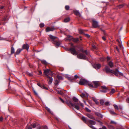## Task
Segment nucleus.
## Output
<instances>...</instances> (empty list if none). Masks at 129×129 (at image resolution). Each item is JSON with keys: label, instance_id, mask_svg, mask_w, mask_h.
Wrapping results in <instances>:
<instances>
[{"label": "nucleus", "instance_id": "1", "mask_svg": "<svg viewBox=\"0 0 129 129\" xmlns=\"http://www.w3.org/2000/svg\"><path fill=\"white\" fill-rule=\"evenodd\" d=\"M73 102L69 100H66V103L69 106H71L74 107L75 109L77 110L80 109V107L81 106V103L75 97L72 98Z\"/></svg>", "mask_w": 129, "mask_h": 129}, {"label": "nucleus", "instance_id": "2", "mask_svg": "<svg viewBox=\"0 0 129 129\" xmlns=\"http://www.w3.org/2000/svg\"><path fill=\"white\" fill-rule=\"evenodd\" d=\"M105 70L107 73H110L114 74L116 76H118L119 74L121 76H123V74L121 73L119 71L116 69L115 71L111 70L109 67L106 66L105 67V69L104 70Z\"/></svg>", "mask_w": 129, "mask_h": 129}, {"label": "nucleus", "instance_id": "3", "mask_svg": "<svg viewBox=\"0 0 129 129\" xmlns=\"http://www.w3.org/2000/svg\"><path fill=\"white\" fill-rule=\"evenodd\" d=\"M44 74L47 76L48 78V80L49 81V83L51 84L52 81V78L51 77H49L48 75H50L51 76L53 75L52 73L50 70L47 69L44 70Z\"/></svg>", "mask_w": 129, "mask_h": 129}, {"label": "nucleus", "instance_id": "4", "mask_svg": "<svg viewBox=\"0 0 129 129\" xmlns=\"http://www.w3.org/2000/svg\"><path fill=\"white\" fill-rule=\"evenodd\" d=\"M68 50L73 54L74 55H77V57L81 58L80 51L81 49L79 48V50L78 51L75 50L74 48H71L68 49Z\"/></svg>", "mask_w": 129, "mask_h": 129}, {"label": "nucleus", "instance_id": "5", "mask_svg": "<svg viewBox=\"0 0 129 129\" xmlns=\"http://www.w3.org/2000/svg\"><path fill=\"white\" fill-rule=\"evenodd\" d=\"M88 53L86 51H84L83 49L81 48V59H84L86 60L87 59L86 55H87Z\"/></svg>", "mask_w": 129, "mask_h": 129}, {"label": "nucleus", "instance_id": "6", "mask_svg": "<svg viewBox=\"0 0 129 129\" xmlns=\"http://www.w3.org/2000/svg\"><path fill=\"white\" fill-rule=\"evenodd\" d=\"M88 85L89 86L93 87V86L92 83L88 82V81L84 79L81 78V85Z\"/></svg>", "mask_w": 129, "mask_h": 129}, {"label": "nucleus", "instance_id": "7", "mask_svg": "<svg viewBox=\"0 0 129 129\" xmlns=\"http://www.w3.org/2000/svg\"><path fill=\"white\" fill-rule=\"evenodd\" d=\"M65 77L68 79L69 81L71 82H74L76 81V79L79 78V76L77 75H75L74 76V78H72L70 77L69 76L67 75H66Z\"/></svg>", "mask_w": 129, "mask_h": 129}, {"label": "nucleus", "instance_id": "8", "mask_svg": "<svg viewBox=\"0 0 129 129\" xmlns=\"http://www.w3.org/2000/svg\"><path fill=\"white\" fill-rule=\"evenodd\" d=\"M92 83L93 84V85L92 84L93 86V88H96L100 85L99 82L98 81H93Z\"/></svg>", "mask_w": 129, "mask_h": 129}, {"label": "nucleus", "instance_id": "9", "mask_svg": "<svg viewBox=\"0 0 129 129\" xmlns=\"http://www.w3.org/2000/svg\"><path fill=\"white\" fill-rule=\"evenodd\" d=\"M93 67L96 70H98L100 68L101 65L99 63L95 64L93 66Z\"/></svg>", "mask_w": 129, "mask_h": 129}, {"label": "nucleus", "instance_id": "10", "mask_svg": "<svg viewBox=\"0 0 129 129\" xmlns=\"http://www.w3.org/2000/svg\"><path fill=\"white\" fill-rule=\"evenodd\" d=\"M55 29L53 27H48L46 29V32H48L50 31H53Z\"/></svg>", "mask_w": 129, "mask_h": 129}, {"label": "nucleus", "instance_id": "11", "mask_svg": "<svg viewBox=\"0 0 129 129\" xmlns=\"http://www.w3.org/2000/svg\"><path fill=\"white\" fill-rule=\"evenodd\" d=\"M92 26L94 28H96L98 27V22L94 20L93 21L92 23Z\"/></svg>", "mask_w": 129, "mask_h": 129}, {"label": "nucleus", "instance_id": "12", "mask_svg": "<svg viewBox=\"0 0 129 129\" xmlns=\"http://www.w3.org/2000/svg\"><path fill=\"white\" fill-rule=\"evenodd\" d=\"M88 95V94L86 93L81 94V97L86 99H87Z\"/></svg>", "mask_w": 129, "mask_h": 129}, {"label": "nucleus", "instance_id": "13", "mask_svg": "<svg viewBox=\"0 0 129 129\" xmlns=\"http://www.w3.org/2000/svg\"><path fill=\"white\" fill-rule=\"evenodd\" d=\"M88 125H94L95 124V121L92 120H89L88 121Z\"/></svg>", "mask_w": 129, "mask_h": 129}, {"label": "nucleus", "instance_id": "14", "mask_svg": "<svg viewBox=\"0 0 129 129\" xmlns=\"http://www.w3.org/2000/svg\"><path fill=\"white\" fill-rule=\"evenodd\" d=\"M29 48V45L27 44H25L24 45L22 46V48L23 49H26L27 50H28Z\"/></svg>", "mask_w": 129, "mask_h": 129}, {"label": "nucleus", "instance_id": "15", "mask_svg": "<svg viewBox=\"0 0 129 129\" xmlns=\"http://www.w3.org/2000/svg\"><path fill=\"white\" fill-rule=\"evenodd\" d=\"M71 39H72V41L74 42H77L78 41V39L77 38H73L72 37H69Z\"/></svg>", "mask_w": 129, "mask_h": 129}, {"label": "nucleus", "instance_id": "16", "mask_svg": "<svg viewBox=\"0 0 129 129\" xmlns=\"http://www.w3.org/2000/svg\"><path fill=\"white\" fill-rule=\"evenodd\" d=\"M116 91L115 89H109L108 93H109L110 94H112L115 92Z\"/></svg>", "mask_w": 129, "mask_h": 129}, {"label": "nucleus", "instance_id": "17", "mask_svg": "<svg viewBox=\"0 0 129 129\" xmlns=\"http://www.w3.org/2000/svg\"><path fill=\"white\" fill-rule=\"evenodd\" d=\"M109 89H101L100 91L102 93H106L108 92Z\"/></svg>", "mask_w": 129, "mask_h": 129}, {"label": "nucleus", "instance_id": "18", "mask_svg": "<svg viewBox=\"0 0 129 129\" xmlns=\"http://www.w3.org/2000/svg\"><path fill=\"white\" fill-rule=\"evenodd\" d=\"M92 99L95 103L96 104L98 105L99 104V102L97 100L94 98H92Z\"/></svg>", "mask_w": 129, "mask_h": 129}, {"label": "nucleus", "instance_id": "19", "mask_svg": "<svg viewBox=\"0 0 129 129\" xmlns=\"http://www.w3.org/2000/svg\"><path fill=\"white\" fill-rule=\"evenodd\" d=\"M74 14L76 16H78L80 15V13L77 11L75 10L74 11Z\"/></svg>", "mask_w": 129, "mask_h": 129}, {"label": "nucleus", "instance_id": "20", "mask_svg": "<svg viewBox=\"0 0 129 129\" xmlns=\"http://www.w3.org/2000/svg\"><path fill=\"white\" fill-rule=\"evenodd\" d=\"M108 65L111 68H112L113 66V62L111 61L109 62H108Z\"/></svg>", "mask_w": 129, "mask_h": 129}, {"label": "nucleus", "instance_id": "21", "mask_svg": "<svg viewBox=\"0 0 129 129\" xmlns=\"http://www.w3.org/2000/svg\"><path fill=\"white\" fill-rule=\"evenodd\" d=\"M33 90L35 95L36 96H38V93L37 91L35 89H33Z\"/></svg>", "mask_w": 129, "mask_h": 129}, {"label": "nucleus", "instance_id": "22", "mask_svg": "<svg viewBox=\"0 0 129 129\" xmlns=\"http://www.w3.org/2000/svg\"><path fill=\"white\" fill-rule=\"evenodd\" d=\"M37 85L38 86H40L43 89H47V88H46L44 85H41L40 83H38L37 84Z\"/></svg>", "mask_w": 129, "mask_h": 129}, {"label": "nucleus", "instance_id": "23", "mask_svg": "<svg viewBox=\"0 0 129 129\" xmlns=\"http://www.w3.org/2000/svg\"><path fill=\"white\" fill-rule=\"evenodd\" d=\"M87 115L89 118L92 119H94V117L91 115L90 114H87Z\"/></svg>", "mask_w": 129, "mask_h": 129}, {"label": "nucleus", "instance_id": "24", "mask_svg": "<svg viewBox=\"0 0 129 129\" xmlns=\"http://www.w3.org/2000/svg\"><path fill=\"white\" fill-rule=\"evenodd\" d=\"M49 36L50 38H51L52 40L53 41L55 39L57 38L56 37H54V36H52L51 35H49Z\"/></svg>", "mask_w": 129, "mask_h": 129}, {"label": "nucleus", "instance_id": "25", "mask_svg": "<svg viewBox=\"0 0 129 129\" xmlns=\"http://www.w3.org/2000/svg\"><path fill=\"white\" fill-rule=\"evenodd\" d=\"M55 91H57V92L59 94H63V93L61 91H59L57 89H54Z\"/></svg>", "mask_w": 129, "mask_h": 129}, {"label": "nucleus", "instance_id": "26", "mask_svg": "<svg viewBox=\"0 0 129 129\" xmlns=\"http://www.w3.org/2000/svg\"><path fill=\"white\" fill-rule=\"evenodd\" d=\"M22 49H17V51H16L15 54H19L22 51Z\"/></svg>", "mask_w": 129, "mask_h": 129}, {"label": "nucleus", "instance_id": "27", "mask_svg": "<svg viewBox=\"0 0 129 129\" xmlns=\"http://www.w3.org/2000/svg\"><path fill=\"white\" fill-rule=\"evenodd\" d=\"M47 110L50 114H53V112L50 110V109L48 107H47L46 108Z\"/></svg>", "mask_w": 129, "mask_h": 129}, {"label": "nucleus", "instance_id": "28", "mask_svg": "<svg viewBox=\"0 0 129 129\" xmlns=\"http://www.w3.org/2000/svg\"><path fill=\"white\" fill-rule=\"evenodd\" d=\"M54 44L56 46L58 47L60 45V43L59 42L56 41L55 42Z\"/></svg>", "mask_w": 129, "mask_h": 129}, {"label": "nucleus", "instance_id": "29", "mask_svg": "<svg viewBox=\"0 0 129 129\" xmlns=\"http://www.w3.org/2000/svg\"><path fill=\"white\" fill-rule=\"evenodd\" d=\"M82 120L85 123H87V121L86 118L84 117H83L82 118Z\"/></svg>", "mask_w": 129, "mask_h": 129}, {"label": "nucleus", "instance_id": "30", "mask_svg": "<svg viewBox=\"0 0 129 129\" xmlns=\"http://www.w3.org/2000/svg\"><path fill=\"white\" fill-rule=\"evenodd\" d=\"M70 20V18L69 17L66 18L64 20V22H68Z\"/></svg>", "mask_w": 129, "mask_h": 129}, {"label": "nucleus", "instance_id": "31", "mask_svg": "<svg viewBox=\"0 0 129 129\" xmlns=\"http://www.w3.org/2000/svg\"><path fill=\"white\" fill-rule=\"evenodd\" d=\"M41 62L42 63L45 65H47V63L45 60H42Z\"/></svg>", "mask_w": 129, "mask_h": 129}, {"label": "nucleus", "instance_id": "32", "mask_svg": "<svg viewBox=\"0 0 129 129\" xmlns=\"http://www.w3.org/2000/svg\"><path fill=\"white\" fill-rule=\"evenodd\" d=\"M15 51L14 48L13 47H12L11 48V53L12 54L14 53Z\"/></svg>", "mask_w": 129, "mask_h": 129}, {"label": "nucleus", "instance_id": "33", "mask_svg": "<svg viewBox=\"0 0 129 129\" xmlns=\"http://www.w3.org/2000/svg\"><path fill=\"white\" fill-rule=\"evenodd\" d=\"M104 35L105 36L103 37H102V39L104 40V41H105L106 40V34L105 33L104 31Z\"/></svg>", "mask_w": 129, "mask_h": 129}, {"label": "nucleus", "instance_id": "34", "mask_svg": "<svg viewBox=\"0 0 129 129\" xmlns=\"http://www.w3.org/2000/svg\"><path fill=\"white\" fill-rule=\"evenodd\" d=\"M109 112L112 115L115 114V113L112 110H109Z\"/></svg>", "mask_w": 129, "mask_h": 129}, {"label": "nucleus", "instance_id": "35", "mask_svg": "<svg viewBox=\"0 0 129 129\" xmlns=\"http://www.w3.org/2000/svg\"><path fill=\"white\" fill-rule=\"evenodd\" d=\"M12 89H6V91L8 93H11L12 91Z\"/></svg>", "mask_w": 129, "mask_h": 129}, {"label": "nucleus", "instance_id": "36", "mask_svg": "<svg viewBox=\"0 0 129 129\" xmlns=\"http://www.w3.org/2000/svg\"><path fill=\"white\" fill-rule=\"evenodd\" d=\"M113 106H114V108L115 109H117L118 110H119L118 107L117 105H113Z\"/></svg>", "mask_w": 129, "mask_h": 129}, {"label": "nucleus", "instance_id": "37", "mask_svg": "<svg viewBox=\"0 0 129 129\" xmlns=\"http://www.w3.org/2000/svg\"><path fill=\"white\" fill-rule=\"evenodd\" d=\"M118 41L119 42V46L120 49H122V46L120 43L119 42V40H118Z\"/></svg>", "mask_w": 129, "mask_h": 129}, {"label": "nucleus", "instance_id": "38", "mask_svg": "<svg viewBox=\"0 0 129 129\" xmlns=\"http://www.w3.org/2000/svg\"><path fill=\"white\" fill-rule=\"evenodd\" d=\"M105 104L106 106H109L110 105V103L108 102H106L105 103Z\"/></svg>", "mask_w": 129, "mask_h": 129}, {"label": "nucleus", "instance_id": "39", "mask_svg": "<svg viewBox=\"0 0 129 129\" xmlns=\"http://www.w3.org/2000/svg\"><path fill=\"white\" fill-rule=\"evenodd\" d=\"M104 101L103 100H100V104L102 105H103L104 104Z\"/></svg>", "mask_w": 129, "mask_h": 129}, {"label": "nucleus", "instance_id": "40", "mask_svg": "<svg viewBox=\"0 0 129 129\" xmlns=\"http://www.w3.org/2000/svg\"><path fill=\"white\" fill-rule=\"evenodd\" d=\"M59 82L58 80H55V85H57L58 84Z\"/></svg>", "mask_w": 129, "mask_h": 129}, {"label": "nucleus", "instance_id": "41", "mask_svg": "<svg viewBox=\"0 0 129 129\" xmlns=\"http://www.w3.org/2000/svg\"><path fill=\"white\" fill-rule=\"evenodd\" d=\"M69 6H66L65 7V8L66 10H68L69 9Z\"/></svg>", "mask_w": 129, "mask_h": 129}, {"label": "nucleus", "instance_id": "42", "mask_svg": "<svg viewBox=\"0 0 129 129\" xmlns=\"http://www.w3.org/2000/svg\"><path fill=\"white\" fill-rule=\"evenodd\" d=\"M57 78L59 80H61L62 79V77L60 76H57Z\"/></svg>", "mask_w": 129, "mask_h": 129}, {"label": "nucleus", "instance_id": "43", "mask_svg": "<svg viewBox=\"0 0 129 129\" xmlns=\"http://www.w3.org/2000/svg\"><path fill=\"white\" fill-rule=\"evenodd\" d=\"M44 25V24L43 23H41L40 24V26L41 27H43Z\"/></svg>", "mask_w": 129, "mask_h": 129}, {"label": "nucleus", "instance_id": "44", "mask_svg": "<svg viewBox=\"0 0 129 129\" xmlns=\"http://www.w3.org/2000/svg\"><path fill=\"white\" fill-rule=\"evenodd\" d=\"M109 127L110 129H114V127L113 126L111 125H109Z\"/></svg>", "mask_w": 129, "mask_h": 129}, {"label": "nucleus", "instance_id": "45", "mask_svg": "<svg viewBox=\"0 0 129 129\" xmlns=\"http://www.w3.org/2000/svg\"><path fill=\"white\" fill-rule=\"evenodd\" d=\"M32 126H31V125L30 126H28V127H26V128H27V129H32Z\"/></svg>", "mask_w": 129, "mask_h": 129}, {"label": "nucleus", "instance_id": "46", "mask_svg": "<svg viewBox=\"0 0 129 129\" xmlns=\"http://www.w3.org/2000/svg\"><path fill=\"white\" fill-rule=\"evenodd\" d=\"M72 37L71 36H68L67 37V39L69 41H72V39H71V38L70 37Z\"/></svg>", "mask_w": 129, "mask_h": 129}, {"label": "nucleus", "instance_id": "47", "mask_svg": "<svg viewBox=\"0 0 129 129\" xmlns=\"http://www.w3.org/2000/svg\"><path fill=\"white\" fill-rule=\"evenodd\" d=\"M105 59L103 57H101L100 58V61H103L105 60Z\"/></svg>", "mask_w": 129, "mask_h": 129}, {"label": "nucleus", "instance_id": "48", "mask_svg": "<svg viewBox=\"0 0 129 129\" xmlns=\"http://www.w3.org/2000/svg\"><path fill=\"white\" fill-rule=\"evenodd\" d=\"M123 6V5H120L118 6V8H120L122 7Z\"/></svg>", "mask_w": 129, "mask_h": 129}, {"label": "nucleus", "instance_id": "49", "mask_svg": "<svg viewBox=\"0 0 129 129\" xmlns=\"http://www.w3.org/2000/svg\"><path fill=\"white\" fill-rule=\"evenodd\" d=\"M31 126L33 127V128H35L36 126V124L35 123L33 125L31 124Z\"/></svg>", "mask_w": 129, "mask_h": 129}, {"label": "nucleus", "instance_id": "50", "mask_svg": "<svg viewBox=\"0 0 129 129\" xmlns=\"http://www.w3.org/2000/svg\"><path fill=\"white\" fill-rule=\"evenodd\" d=\"M59 99L63 103H64V102L63 100L61 98L59 97Z\"/></svg>", "mask_w": 129, "mask_h": 129}, {"label": "nucleus", "instance_id": "51", "mask_svg": "<svg viewBox=\"0 0 129 129\" xmlns=\"http://www.w3.org/2000/svg\"><path fill=\"white\" fill-rule=\"evenodd\" d=\"M85 36L86 37L88 38H89L90 37V36L88 34H86L85 35Z\"/></svg>", "mask_w": 129, "mask_h": 129}, {"label": "nucleus", "instance_id": "52", "mask_svg": "<svg viewBox=\"0 0 129 129\" xmlns=\"http://www.w3.org/2000/svg\"><path fill=\"white\" fill-rule=\"evenodd\" d=\"M85 109L87 111L89 112H90V110H89L88 108H86Z\"/></svg>", "mask_w": 129, "mask_h": 129}, {"label": "nucleus", "instance_id": "53", "mask_svg": "<svg viewBox=\"0 0 129 129\" xmlns=\"http://www.w3.org/2000/svg\"><path fill=\"white\" fill-rule=\"evenodd\" d=\"M102 89H107V88L106 87L104 86H102Z\"/></svg>", "mask_w": 129, "mask_h": 129}, {"label": "nucleus", "instance_id": "54", "mask_svg": "<svg viewBox=\"0 0 129 129\" xmlns=\"http://www.w3.org/2000/svg\"><path fill=\"white\" fill-rule=\"evenodd\" d=\"M99 129H107L106 127L105 126H103L102 128H100Z\"/></svg>", "mask_w": 129, "mask_h": 129}, {"label": "nucleus", "instance_id": "55", "mask_svg": "<svg viewBox=\"0 0 129 129\" xmlns=\"http://www.w3.org/2000/svg\"><path fill=\"white\" fill-rule=\"evenodd\" d=\"M39 75H41L42 74V73L41 71H39Z\"/></svg>", "mask_w": 129, "mask_h": 129}, {"label": "nucleus", "instance_id": "56", "mask_svg": "<svg viewBox=\"0 0 129 129\" xmlns=\"http://www.w3.org/2000/svg\"><path fill=\"white\" fill-rule=\"evenodd\" d=\"M126 101L127 103H129V98L127 99Z\"/></svg>", "mask_w": 129, "mask_h": 129}, {"label": "nucleus", "instance_id": "57", "mask_svg": "<svg viewBox=\"0 0 129 129\" xmlns=\"http://www.w3.org/2000/svg\"><path fill=\"white\" fill-rule=\"evenodd\" d=\"M107 61H109L110 60V58L109 57H107Z\"/></svg>", "mask_w": 129, "mask_h": 129}, {"label": "nucleus", "instance_id": "58", "mask_svg": "<svg viewBox=\"0 0 129 129\" xmlns=\"http://www.w3.org/2000/svg\"><path fill=\"white\" fill-rule=\"evenodd\" d=\"M3 119V117H0V121H2Z\"/></svg>", "mask_w": 129, "mask_h": 129}, {"label": "nucleus", "instance_id": "59", "mask_svg": "<svg viewBox=\"0 0 129 129\" xmlns=\"http://www.w3.org/2000/svg\"><path fill=\"white\" fill-rule=\"evenodd\" d=\"M111 123H115V122L113 121H111Z\"/></svg>", "mask_w": 129, "mask_h": 129}, {"label": "nucleus", "instance_id": "60", "mask_svg": "<svg viewBox=\"0 0 129 129\" xmlns=\"http://www.w3.org/2000/svg\"><path fill=\"white\" fill-rule=\"evenodd\" d=\"M116 49L118 51V52H119V49L117 47H116Z\"/></svg>", "mask_w": 129, "mask_h": 129}, {"label": "nucleus", "instance_id": "61", "mask_svg": "<svg viewBox=\"0 0 129 129\" xmlns=\"http://www.w3.org/2000/svg\"><path fill=\"white\" fill-rule=\"evenodd\" d=\"M92 47L94 49H95L96 48V46L95 45H93L92 46Z\"/></svg>", "mask_w": 129, "mask_h": 129}, {"label": "nucleus", "instance_id": "62", "mask_svg": "<svg viewBox=\"0 0 129 129\" xmlns=\"http://www.w3.org/2000/svg\"><path fill=\"white\" fill-rule=\"evenodd\" d=\"M49 91L51 92H52V91H53L52 90V89H50V90H49Z\"/></svg>", "mask_w": 129, "mask_h": 129}, {"label": "nucleus", "instance_id": "63", "mask_svg": "<svg viewBox=\"0 0 129 129\" xmlns=\"http://www.w3.org/2000/svg\"><path fill=\"white\" fill-rule=\"evenodd\" d=\"M56 118V119L57 120V121H58V120H59V119H58V118Z\"/></svg>", "mask_w": 129, "mask_h": 129}, {"label": "nucleus", "instance_id": "64", "mask_svg": "<svg viewBox=\"0 0 129 129\" xmlns=\"http://www.w3.org/2000/svg\"><path fill=\"white\" fill-rule=\"evenodd\" d=\"M79 83L80 84H81V80H80Z\"/></svg>", "mask_w": 129, "mask_h": 129}]
</instances>
